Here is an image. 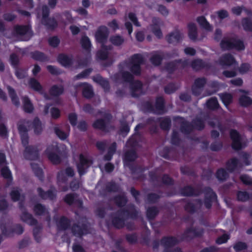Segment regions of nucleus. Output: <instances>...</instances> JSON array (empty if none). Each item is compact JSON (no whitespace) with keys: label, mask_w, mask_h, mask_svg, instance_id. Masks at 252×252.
Wrapping results in <instances>:
<instances>
[{"label":"nucleus","mask_w":252,"mask_h":252,"mask_svg":"<svg viewBox=\"0 0 252 252\" xmlns=\"http://www.w3.org/2000/svg\"><path fill=\"white\" fill-rule=\"evenodd\" d=\"M221 47L224 49H236L238 50H243L244 44L240 40L236 39H225L222 41Z\"/></svg>","instance_id":"nucleus-1"},{"label":"nucleus","mask_w":252,"mask_h":252,"mask_svg":"<svg viewBox=\"0 0 252 252\" xmlns=\"http://www.w3.org/2000/svg\"><path fill=\"white\" fill-rule=\"evenodd\" d=\"M230 136L232 140V146L233 148L238 150L243 147V138L241 137L238 133L235 130H231L230 132Z\"/></svg>","instance_id":"nucleus-2"},{"label":"nucleus","mask_w":252,"mask_h":252,"mask_svg":"<svg viewBox=\"0 0 252 252\" xmlns=\"http://www.w3.org/2000/svg\"><path fill=\"white\" fill-rule=\"evenodd\" d=\"M108 34V32L107 28L101 27L98 29L95 34L96 40L103 46L104 43L106 41Z\"/></svg>","instance_id":"nucleus-3"},{"label":"nucleus","mask_w":252,"mask_h":252,"mask_svg":"<svg viewBox=\"0 0 252 252\" xmlns=\"http://www.w3.org/2000/svg\"><path fill=\"white\" fill-rule=\"evenodd\" d=\"M91 161L88 160L86 157L83 155L80 156V162L77 165L78 172L80 175L83 174L86 169L91 164Z\"/></svg>","instance_id":"nucleus-4"},{"label":"nucleus","mask_w":252,"mask_h":252,"mask_svg":"<svg viewBox=\"0 0 252 252\" xmlns=\"http://www.w3.org/2000/svg\"><path fill=\"white\" fill-rule=\"evenodd\" d=\"M132 66L131 71L135 74H138L140 73L139 65L142 62V57L140 55H134L132 59Z\"/></svg>","instance_id":"nucleus-5"},{"label":"nucleus","mask_w":252,"mask_h":252,"mask_svg":"<svg viewBox=\"0 0 252 252\" xmlns=\"http://www.w3.org/2000/svg\"><path fill=\"white\" fill-rule=\"evenodd\" d=\"M128 20L131 21L135 26H140V25L137 21V18L135 15L132 13H130L128 15L127 18H126L125 26L126 28L127 29L129 34L132 32V26L128 22Z\"/></svg>","instance_id":"nucleus-6"},{"label":"nucleus","mask_w":252,"mask_h":252,"mask_svg":"<svg viewBox=\"0 0 252 252\" xmlns=\"http://www.w3.org/2000/svg\"><path fill=\"white\" fill-rule=\"evenodd\" d=\"M57 148L49 147L47 148L46 153L49 158L54 163H57L59 161L58 156L55 154L57 151Z\"/></svg>","instance_id":"nucleus-7"},{"label":"nucleus","mask_w":252,"mask_h":252,"mask_svg":"<svg viewBox=\"0 0 252 252\" xmlns=\"http://www.w3.org/2000/svg\"><path fill=\"white\" fill-rule=\"evenodd\" d=\"M79 87L83 89L84 96L87 98L91 97L93 94L91 87L87 84H80Z\"/></svg>","instance_id":"nucleus-8"},{"label":"nucleus","mask_w":252,"mask_h":252,"mask_svg":"<svg viewBox=\"0 0 252 252\" xmlns=\"http://www.w3.org/2000/svg\"><path fill=\"white\" fill-rule=\"evenodd\" d=\"M181 37V33L179 31H175L168 36L167 40L170 43H174L178 41Z\"/></svg>","instance_id":"nucleus-9"},{"label":"nucleus","mask_w":252,"mask_h":252,"mask_svg":"<svg viewBox=\"0 0 252 252\" xmlns=\"http://www.w3.org/2000/svg\"><path fill=\"white\" fill-rule=\"evenodd\" d=\"M220 64L222 65H230L231 64L235 66V63L233 58L230 55H227L223 57L221 60Z\"/></svg>","instance_id":"nucleus-10"},{"label":"nucleus","mask_w":252,"mask_h":252,"mask_svg":"<svg viewBox=\"0 0 252 252\" xmlns=\"http://www.w3.org/2000/svg\"><path fill=\"white\" fill-rule=\"evenodd\" d=\"M197 22L199 25L206 31H210L211 30V27L210 24L206 21V19L203 17H199L197 19Z\"/></svg>","instance_id":"nucleus-11"},{"label":"nucleus","mask_w":252,"mask_h":252,"mask_svg":"<svg viewBox=\"0 0 252 252\" xmlns=\"http://www.w3.org/2000/svg\"><path fill=\"white\" fill-rule=\"evenodd\" d=\"M18 129L21 136L22 144L26 146L28 143V137L26 133V129L21 125L19 126Z\"/></svg>","instance_id":"nucleus-12"},{"label":"nucleus","mask_w":252,"mask_h":252,"mask_svg":"<svg viewBox=\"0 0 252 252\" xmlns=\"http://www.w3.org/2000/svg\"><path fill=\"white\" fill-rule=\"evenodd\" d=\"M59 61L64 66H68L71 63V59L64 55H61L59 57Z\"/></svg>","instance_id":"nucleus-13"},{"label":"nucleus","mask_w":252,"mask_h":252,"mask_svg":"<svg viewBox=\"0 0 252 252\" xmlns=\"http://www.w3.org/2000/svg\"><path fill=\"white\" fill-rule=\"evenodd\" d=\"M189 35L191 39H195L196 37V28L193 24L189 25Z\"/></svg>","instance_id":"nucleus-14"},{"label":"nucleus","mask_w":252,"mask_h":252,"mask_svg":"<svg viewBox=\"0 0 252 252\" xmlns=\"http://www.w3.org/2000/svg\"><path fill=\"white\" fill-rule=\"evenodd\" d=\"M158 24H155L151 26V30L156 36L160 38L162 36V33L159 29V22L158 21Z\"/></svg>","instance_id":"nucleus-15"},{"label":"nucleus","mask_w":252,"mask_h":252,"mask_svg":"<svg viewBox=\"0 0 252 252\" xmlns=\"http://www.w3.org/2000/svg\"><path fill=\"white\" fill-rule=\"evenodd\" d=\"M29 85L31 88L35 91H40L41 90V86L39 82L34 79L30 80L29 82Z\"/></svg>","instance_id":"nucleus-16"},{"label":"nucleus","mask_w":252,"mask_h":252,"mask_svg":"<svg viewBox=\"0 0 252 252\" xmlns=\"http://www.w3.org/2000/svg\"><path fill=\"white\" fill-rule=\"evenodd\" d=\"M63 92V88L61 86H54L50 91L51 94L53 96H57L62 94Z\"/></svg>","instance_id":"nucleus-17"},{"label":"nucleus","mask_w":252,"mask_h":252,"mask_svg":"<svg viewBox=\"0 0 252 252\" xmlns=\"http://www.w3.org/2000/svg\"><path fill=\"white\" fill-rule=\"evenodd\" d=\"M16 32L19 34H27L30 33V29L28 27L19 26L16 28Z\"/></svg>","instance_id":"nucleus-18"},{"label":"nucleus","mask_w":252,"mask_h":252,"mask_svg":"<svg viewBox=\"0 0 252 252\" xmlns=\"http://www.w3.org/2000/svg\"><path fill=\"white\" fill-rule=\"evenodd\" d=\"M240 103L241 105L247 106L252 102L251 99L246 95H243L240 98Z\"/></svg>","instance_id":"nucleus-19"},{"label":"nucleus","mask_w":252,"mask_h":252,"mask_svg":"<svg viewBox=\"0 0 252 252\" xmlns=\"http://www.w3.org/2000/svg\"><path fill=\"white\" fill-rule=\"evenodd\" d=\"M24 101V108L25 111L27 112H31L33 109V107L31 103L30 100L27 98H25L23 99Z\"/></svg>","instance_id":"nucleus-20"},{"label":"nucleus","mask_w":252,"mask_h":252,"mask_svg":"<svg viewBox=\"0 0 252 252\" xmlns=\"http://www.w3.org/2000/svg\"><path fill=\"white\" fill-rule=\"evenodd\" d=\"M207 106L210 109H215L218 106V103L216 98H211L207 102Z\"/></svg>","instance_id":"nucleus-21"},{"label":"nucleus","mask_w":252,"mask_h":252,"mask_svg":"<svg viewBox=\"0 0 252 252\" xmlns=\"http://www.w3.org/2000/svg\"><path fill=\"white\" fill-rule=\"evenodd\" d=\"M33 127L34 132L36 134H38L41 131V125L38 119L34 120L33 124Z\"/></svg>","instance_id":"nucleus-22"},{"label":"nucleus","mask_w":252,"mask_h":252,"mask_svg":"<svg viewBox=\"0 0 252 252\" xmlns=\"http://www.w3.org/2000/svg\"><path fill=\"white\" fill-rule=\"evenodd\" d=\"M205 82H206L205 79L203 78L198 79L196 80L195 82V87H194L193 90V93H194L196 95H197V94L195 92V88H196L197 89H198L200 90L201 87L205 84Z\"/></svg>","instance_id":"nucleus-23"},{"label":"nucleus","mask_w":252,"mask_h":252,"mask_svg":"<svg viewBox=\"0 0 252 252\" xmlns=\"http://www.w3.org/2000/svg\"><path fill=\"white\" fill-rule=\"evenodd\" d=\"M221 99L225 105H227L232 101V97L230 94H223L220 95Z\"/></svg>","instance_id":"nucleus-24"},{"label":"nucleus","mask_w":252,"mask_h":252,"mask_svg":"<svg viewBox=\"0 0 252 252\" xmlns=\"http://www.w3.org/2000/svg\"><path fill=\"white\" fill-rule=\"evenodd\" d=\"M8 90L13 104H14L15 105H18L19 104V102L17 99V98L15 96L14 90L10 87L8 88Z\"/></svg>","instance_id":"nucleus-25"},{"label":"nucleus","mask_w":252,"mask_h":252,"mask_svg":"<svg viewBox=\"0 0 252 252\" xmlns=\"http://www.w3.org/2000/svg\"><path fill=\"white\" fill-rule=\"evenodd\" d=\"M81 43L83 48L88 49L91 47V43L88 37L86 36L83 37L81 41Z\"/></svg>","instance_id":"nucleus-26"},{"label":"nucleus","mask_w":252,"mask_h":252,"mask_svg":"<svg viewBox=\"0 0 252 252\" xmlns=\"http://www.w3.org/2000/svg\"><path fill=\"white\" fill-rule=\"evenodd\" d=\"M243 26L246 31H252V22L248 19H244L243 21Z\"/></svg>","instance_id":"nucleus-27"},{"label":"nucleus","mask_w":252,"mask_h":252,"mask_svg":"<svg viewBox=\"0 0 252 252\" xmlns=\"http://www.w3.org/2000/svg\"><path fill=\"white\" fill-rule=\"evenodd\" d=\"M55 132L57 135L61 139H64L68 136L67 133H64L61 130H60L58 127L55 128Z\"/></svg>","instance_id":"nucleus-28"},{"label":"nucleus","mask_w":252,"mask_h":252,"mask_svg":"<svg viewBox=\"0 0 252 252\" xmlns=\"http://www.w3.org/2000/svg\"><path fill=\"white\" fill-rule=\"evenodd\" d=\"M111 41L113 44L119 45L124 42V39L119 36H115L111 37Z\"/></svg>","instance_id":"nucleus-29"},{"label":"nucleus","mask_w":252,"mask_h":252,"mask_svg":"<svg viewBox=\"0 0 252 252\" xmlns=\"http://www.w3.org/2000/svg\"><path fill=\"white\" fill-rule=\"evenodd\" d=\"M227 175V173L224 169H220L217 173V177L219 180H223L225 179Z\"/></svg>","instance_id":"nucleus-30"},{"label":"nucleus","mask_w":252,"mask_h":252,"mask_svg":"<svg viewBox=\"0 0 252 252\" xmlns=\"http://www.w3.org/2000/svg\"><path fill=\"white\" fill-rule=\"evenodd\" d=\"M162 243L166 246H171L176 243V240L173 238H167L163 240Z\"/></svg>","instance_id":"nucleus-31"},{"label":"nucleus","mask_w":252,"mask_h":252,"mask_svg":"<svg viewBox=\"0 0 252 252\" xmlns=\"http://www.w3.org/2000/svg\"><path fill=\"white\" fill-rule=\"evenodd\" d=\"M22 219L30 224H33L35 223V220L32 219L31 215L29 214H25L23 215L22 216Z\"/></svg>","instance_id":"nucleus-32"},{"label":"nucleus","mask_w":252,"mask_h":252,"mask_svg":"<svg viewBox=\"0 0 252 252\" xmlns=\"http://www.w3.org/2000/svg\"><path fill=\"white\" fill-rule=\"evenodd\" d=\"M238 199L241 201H246L249 198L248 194L245 191H240L237 195Z\"/></svg>","instance_id":"nucleus-33"},{"label":"nucleus","mask_w":252,"mask_h":252,"mask_svg":"<svg viewBox=\"0 0 252 252\" xmlns=\"http://www.w3.org/2000/svg\"><path fill=\"white\" fill-rule=\"evenodd\" d=\"M1 172L2 176L5 178H10L11 177V172L6 167L2 168Z\"/></svg>","instance_id":"nucleus-34"},{"label":"nucleus","mask_w":252,"mask_h":252,"mask_svg":"<svg viewBox=\"0 0 252 252\" xmlns=\"http://www.w3.org/2000/svg\"><path fill=\"white\" fill-rule=\"evenodd\" d=\"M105 126L104 122L102 120H99L95 122L94 124V126L95 128L99 129H104Z\"/></svg>","instance_id":"nucleus-35"},{"label":"nucleus","mask_w":252,"mask_h":252,"mask_svg":"<svg viewBox=\"0 0 252 252\" xmlns=\"http://www.w3.org/2000/svg\"><path fill=\"white\" fill-rule=\"evenodd\" d=\"M229 239V237L227 234H223L221 236L218 238L216 242L218 244H222L225 243Z\"/></svg>","instance_id":"nucleus-36"},{"label":"nucleus","mask_w":252,"mask_h":252,"mask_svg":"<svg viewBox=\"0 0 252 252\" xmlns=\"http://www.w3.org/2000/svg\"><path fill=\"white\" fill-rule=\"evenodd\" d=\"M103 51H101L97 53V57L102 60L105 59L107 57V52L104 47H102Z\"/></svg>","instance_id":"nucleus-37"},{"label":"nucleus","mask_w":252,"mask_h":252,"mask_svg":"<svg viewBox=\"0 0 252 252\" xmlns=\"http://www.w3.org/2000/svg\"><path fill=\"white\" fill-rule=\"evenodd\" d=\"M246 248V245L245 243L239 242L236 244L234 246V249L236 251H241Z\"/></svg>","instance_id":"nucleus-38"},{"label":"nucleus","mask_w":252,"mask_h":252,"mask_svg":"<svg viewBox=\"0 0 252 252\" xmlns=\"http://www.w3.org/2000/svg\"><path fill=\"white\" fill-rule=\"evenodd\" d=\"M49 44L53 47H56L59 43V40L56 37H51L49 39Z\"/></svg>","instance_id":"nucleus-39"},{"label":"nucleus","mask_w":252,"mask_h":252,"mask_svg":"<svg viewBox=\"0 0 252 252\" xmlns=\"http://www.w3.org/2000/svg\"><path fill=\"white\" fill-rule=\"evenodd\" d=\"M38 192L39 194L41 195L42 197L43 198H47L48 197L52 199L53 197V194L52 192H48L47 193H44V194L42 193V190L41 189H38Z\"/></svg>","instance_id":"nucleus-40"},{"label":"nucleus","mask_w":252,"mask_h":252,"mask_svg":"<svg viewBox=\"0 0 252 252\" xmlns=\"http://www.w3.org/2000/svg\"><path fill=\"white\" fill-rule=\"evenodd\" d=\"M48 13H49V11H48L47 7L46 6L43 7V9H42V15H43L42 23H44V24L49 25V23H45V19H46V17L48 15Z\"/></svg>","instance_id":"nucleus-41"},{"label":"nucleus","mask_w":252,"mask_h":252,"mask_svg":"<svg viewBox=\"0 0 252 252\" xmlns=\"http://www.w3.org/2000/svg\"><path fill=\"white\" fill-rule=\"evenodd\" d=\"M44 210V208L40 204H37L35 206L34 211L38 215L42 214Z\"/></svg>","instance_id":"nucleus-42"},{"label":"nucleus","mask_w":252,"mask_h":252,"mask_svg":"<svg viewBox=\"0 0 252 252\" xmlns=\"http://www.w3.org/2000/svg\"><path fill=\"white\" fill-rule=\"evenodd\" d=\"M218 17L220 19H222L228 16V13L226 11L221 10L217 12Z\"/></svg>","instance_id":"nucleus-43"},{"label":"nucleus","mask_w":252,"mask_h":252,"mask_svg":"<svg viewBox=\"0 0 252 252\" xmlns=\"http://www.w3.org/2000/svg\"><path fill=\"white\" fill-rule=\"evenodd\" d=\"M68 119L69 120L70 123L73 126L76 125V122L77 120V116L75 114L71 113L68 116Z\"/></svg>","instance_id":"nucleus-44"},{"label":"nucleus","mask_w":252,"mask_h":252,"mask_svg":"<svg viewBox=\"0 0 252 252\" xmlns=\"http://www.w3.org/2000/svg\"><path fill=\"white\" fill-rule=\"evenodd\" d=\"M51 116L54 118H57L60 116V112L58 109L52 108L51 111Z\"/></svg>","instance_id":"nucleus-45"},{"label":"nucleus","mask_w":252,"mask_h":252,"mask_svg":"<svg viewBox=\"0 0 252 252\" xmlns=\"http://www.w3.org/2000/svg\"><path fill=\"white\" fill-rule=\"evenodd\" d=\"M116 149V144L115 143H113L109 151V156L105 157V159L109 160L111 158L112 154L115 152Z\"/></svg>","instance_id":"nucleus-46"},{"label":"nucleus","mask_w":252,"mask_h":252,"mask_svg":"<svg viewBox=\"0 0 252 252\" xmlns=\"http://www.w3.org/2000/svg\"><path fill=\"white\" fill-rule=\"evenodd\" d=\"M19 192L17 189L13 190L11 193L12 199L14 201H16L19 199Z\"/></svg>","instance_id":"nucleus-47"},{"label":"nucleus","mask_w":252,"mask_h":252,"mask_svg":"<svg viewBox=\"0 0 252 252\" xmlns=\"http://www.w3.org/2000/svg\"><path fill=\"white\" fill-rule=\"evenodd\" d=\"M241 181L246 184H249L251 183V179L247 175H242L240 177Z\"/></svg>","instance_id":"nucleus-48"},{"label":"nucleus","mask_w":252,"mask_h":252,"mask_svg":"<svg viewBox=\"0 0 252 252\" xmlns=\"http://www.w3.org/2000/svg\"><path fill=\"white\" fill-rule=\"evenodd\" d=\"M191 65L194 69H197L201 66L202 61L199 60H196L192 63Z\"/></svg>","instance_id":"nucleus-49"},{"label":"nucleus","mask_w":252,"mask_h":252,"mask_svg":"<svg viewBox=\"0 0 252 252\" xmlns=\"http://www.w3.org/2000/svg\"><path fill=\"white\" fill-rule=\"evenodd\" d=\"M97 79L99 81V83L101 84V85L104 87V88H107V87L108 86L107 81L100 77H98Z\"/></svg>","instance_id":"nucleus-50"},{"label":"nucleus","mask_w":252,"mask_h":252,"mask_svg":"<svg viewBox=\"0 0 252 252\" xmlns=\"http://www.w3.org/2000/svg\"><path fill=\"white\" fill-rule=\"evenodd\" d=\"M250 69V66L248 64H243L240 68V72L241 73H244L248 71Z\"/></svg>","instance_id":"nucleus-51"},{"label":"nucleus","mask_w":252,"mask_h":252,"mask_svg":"<svg viewBox=\"0 0 252 252\" xmlns=\"http://www.w3.org/2000/svg\"><path fill=\"white\" fill-rule=\"evenodd\" d=\"M185 52L187 55H193L195 53V51L193 48H187L185 49Z\"/></svg>","instance_id":"nucleus-52"},{"label":"nucleus","mask_w":252,"mask_h":252,"mask_svg":"<svg viewBox=\"0 0 252 252\" xmlns=\"http://www.w3.org/2000/svg\"><path fill=\"white\" fill-rule=\"evenodd\" d=\"M223 74L227 77H232L236 75V73L235 71H225L223 72Z\"/></svg>","instance_id":"nucleus-53"},{"label":"nucleus","mask_w":252,"mask_h":252,"mask_svg":"<svg viewBox=\"0 0 252 252\" xmlns=\"http://www.w3.org/2000/svg\"><path fill=\"white\" fill-rule=\"evenodd\" d=\"M231 82L234 85L240 86L242 84L243 81H242V79H241L240 78H237V79L231 80Z\"/></svg>","instance_id":"nucleus-54"},{"label":"nucleus","mask_w":252,"mask_h":252,"mask_svg":"<svg viewBox=\"0 0 252 252\" xmlns=\"http://www.w3.org/2000/svg\"><path fill=\"white\" fill-rule=\"evenodd\" d=\"M78 127L81 130H84L87 128V125L84 122H81L79 123Z\"/></svg>","instance_id":"nucleus-55"},{"label":"nucleus","mask_w":252,"mask_h":252,"mask_svg":"<svg viewBox=\"0 0 252 252\" xmlns=\"http://www.w3.org/2000/svg\"><path fill=\"white\" fill-rule=\"evenodd\" d=\"M73 250L74 252H84L82 248L79 245H74Z\"/></svg>","instance_id":"nucleus-56"},{"label":"nucleus","mask_w":252,"mask_h":252,"mask_svg":"<svg viewBox=\"0 0 252 252\" xmlns=\"http://www.w3.org/2000/svg\"><path fill=\"white\" fill-rule=\"evenodd\" d=\"M109 27L113 30H115L118 28V24L115 20H113L109 24Z\"/></svg>","instance_id":"nucleus-57"},{"label":"nucleus","mask_w":252,"mask_h":252,"mask_svg":"<svg viewBox=\"0 0 252 252\" xmlns=\"http://www.w3.org/2000/svg\"><path fill=\"white\" fill-rule=\"evenodd\" d=\"M158 11L163 15H166L168 14V11L164 6H159Z\"/></svg>","instance_id":"nucleus-58"},{"label":"nucleus","mask_w":252,"mask_h":252,"mask_svg":"<svg viewBox=\"0 0 252 252\" xmlns=\"http://www.w3.org/2000/svg\"><path fill=\"white\" fill-rule=\"evenodd\" d=\"M7 131L5 127L3 125H0V134L1 135L5 136L6 135Z\"/></svg>","instance_id":"nucleus-59"},{"label":"nucleus","mask_w":252,"mask_h":252,"mask_svg":"<svg viewBox=\"0 0 252 252\" xmlns=\"http://www.w3.org/2000/svg\"><path fill=\"white\" fill-rule=\"evenodd\" d=\"M152 62L155 65H158L160 62V59L159 57L156 56L152 59Z\"/></svg>","instance_id":"nucleus-60"},{"label":"nucleus","mask_w":252,"mask_h":252,"mask_svg":"<svg viewBox=\"0 0 252 252\" xmlns=\"http://www.w3.org/2000/svg\"><path fill=\"white\" fill-rule=\"evenodd\" d=\"M73 200V197L72 195H67L65 198V201L68 204H71Z\"/></svg>","instance_id":"nucleus-61"},{"label":"nucleus","mask_w":252,"mask_h":252,"mask_svg":"<svg viewBox=\"0 0 252 252\" xmlns=\"http://www.w3.org/2000/svg\"><path fill=\"white\" fill-rule=\"evenodd\" d=\"M232 11L234 14L239 15L242 11V8L240 7H235L232 8Z\"/></svg>","instance_id":"nucleus-62"},{"label":"nucleus","mask_w":252,"mask_h":252,"mask_svg":"<svg viewBox=\"0 0 252 252\" xmlns=\"http://www.w3.org/2000/svg\"><path fill=\"white\" fill-rule=\"evenodd\" d=\"M114 167L113 165L110 163H107L105 165V170L106 172H109L113 170Z\"/></svg>","instance_id":"nucleus-63"},{"label":"nucleus","mask_w":252,"mask_h":252,"mask_svg":"<svg viewBox=\"0 0 252 252\" xmlns=\"http://www.w3.org/2000/svg\"><path fill=\"white\" fill-rule=\"evenodd\" d=\"M136 38L139 41H142L144 39V36L143 32H138L136 35Z\"/></svg>","instance_id":"nucleus-64"}]
</instances>
